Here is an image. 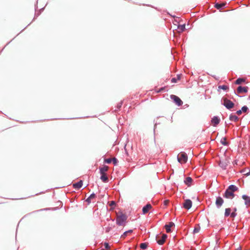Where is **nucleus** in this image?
<instances>
[{
	"instance_id": "1",
	"label": "nucleus",
	"mask_w": 250,
	"mask_h": 250,
	"mask_svg": "<svg viewBox=\"0 0 250 250\" xmlns=\"http://www.w3.org/2000/svg\"><path fill=\"white\" fill-rule=\"evenodd\" d=\"M238 190V188L234 185H230L226 190L224 197L228 199H232L234 196V192Z\"/></svg>"
},
{
	"instance_id": "2",
	"label": "nucleus",
	"mask_w": 250,
	"mask_h": 250,
	"mask_svg": "<svg viewBox=\"0 0 250 250\" xmlns=\"http://www.w3.org/2000/svg\"><path fill=\"white\" fill-rule=\"evenodd\" d=\"M109 167L105 165H103L99 167L100 173L101 174L100 179L104 183H106L108 181V178L106 174V172L108 171Z\"/></svg>"
},
{
	"instance_id": "3",
	"label": "nucleus",
	"mask_w": 250,
	"mask_h": 250,
	"mask_svg": "<svg viewBox=\"0 0 250 250\" xmlns=\"http://www.w3.org/2000/svg\"><path fill=\"white\" fill-rule=\"evenodd\" d=\"M127 220V216L126 215L121 213L117 215L116 223L119 226H125Z\"/></svg>"
},
{
	"instance_id": "4",
	"label": "nucleus",
	"mask_w": 250,
	"mask_h": 250,
	"mask_svg": "<svg viewBox=\"0 0 250 250\" xmlns=\"http://www.w3.org/2000/svg\"><path fill=\"white\" fill-rule=\"evenodd\" d=\"M229 163V160L228 157H222L220 160L219 165L223 169H226L228 164Z\"/></svg>"
},
{
	"instance_id": "5",
	"label": "nucleus",
	"mask_w": 250,
	"mask_h": 250,
	"mask_svg": "<svg viewBox=\"0 0 250 250\" xmlns=\"http://www.w3.org/2000/svg\"><path fill=\"white\" fill-rule=\"evenodd\" d=\"M222 104L228 109H230L233 107L234 105L233 103L226 98L223 99Z\"/></svg>"
},
{
	"instance_id": "6",
	"label": "nucleus",
	"mask_w": 250,
	"mask_h": 250,
	"mask_svg": "<svg viewBox=\"0 0 250 250\" xmlns=\"http://www.w3.org/2000/svg\"><path fill=\"white\" fill-rule=\"evenodd\" d=\"M171 99H172L174 103L178 106L181 105L183 104L182 100L177 96L171 95L170 96Z\"/></svg>"
},
{
	"instance_id": "7",
	"label": "nucleus",
	"mask_w": 250,
	"mask_h": 250,
	"mask_svg": "<svg viewBox=\"0 0 250 250\" xmlns=\"http://www.w3.org/2000/svg\"><path fill=\"white\" fill-rule=\"evenodd\" d=\"M167 237V235L165 234H163L160 238H159V236H157V242L158 243V244L162 245L165 243Z\"/></svg>"
},
{
	"instance_id": "8",
	"label": "nucleus",
	"mask_w": 250,
	"mask_h": 250,
	"mask_svg": "<svg viewBox=\"0 0 250 250\" xmlns=\"http://www.w3.org/2000/svg\"><path fill=\"white\" fill-rule=\"evenodd\" d=\"M224 200L221 197L218 196L216 197L215 201V205L218 208H220L222 206Z\"/></svg>"
},
{
	"instance_id": "9",
	"label": "nucleus",
	"mask_w": 250,
	"mask_h": 250,
	"mask_svg": "<svg viewBox=\"0 0 250 250\" xmlns=\"http://www.w3.org/2000/svg\"><path fill=\"white\" fill-rule=\"evenodd\" d=\"M192 206V202L189 199H187L183 204V207L187 209H189Z\"/></svg>"
},
{
	"instance_id": "10",
	"label": "nucleus",
	"mask_w": 250,
	"mask_h": 250,
	"mask_svg": "<svg viewBox=\"0 0 250 250\" xmlns=\"http://www.w3.org/2000/svg\"><path fill=\"white\" fill-rule=\"evenodd\" d=\"M248 87H242L241 86H239L237 89V92L238 94L245 93L248 92Z\"/></svg>"
},
{
	"instance_id": "11",
	"label": "nucleus",
	"mask_w": 250,
	"mask_h": 250,
	"mask_svg": "<svg viewBox=\"0 0 250 250\" xmlns=\"http://www.w3.org/2000/svg\"><path fill=\"white\" fill-rule=\"evenodd\" d=\"M152 207L150 204H147L143 208V213L145 214L148 212V211L152 208Z\"/></svg>"
},
{
	"instance_id": "12",
	"label": "nucleus",
	"mask_w": 250,
	"mask_h": 250,
	"mask_svg": "<svg viewBox=\"0 0 250 250\" xmlns=\"http://www.w3.org/2000/svg\"><path fill=\"white\" fill-rule=\"evenodd\" d=\"M220 119L217 116H214L211 119V123L214 126H216L219 124Z\"/></svg>"
},
{
	"instance_id": "13",
	"label": "nucleus",
	"mask_w": 250,
	"mask_h": 250,
	"mask_svg": "<svg viewBox=\"0 0 250 250\" xmlns=\"http://www.w3.org/2000/svg\"><path fill=\"white\" fill-rule=\"evenodd\" d=\"M83 186V181L82 180L77 183H74L73 185V187L76 189H79Z\"/></svg>"
},
{
	"instance_id": "14",
	"label": "nucleus",
	"mask_w": 250,
	"mask_h": 250,
	"mask_svg": "<svg viewBox=\"0 0 250 250\" xmlns=\"http://www.w3.org/2000/svg\"><path fill=\"white\" fill-rule=\"evenodd\" d=\"M242 198L244 200L245 204L246 206H250V197L246 195H243L242 196Z\"/></svg>"
},
{
	"instance_id": "15",
	"label": "nucleus",
	"mask_w": 250,
	"mask_h": 250,
	"mask_svg": "<svg viewBox=\"0 0 250 250\" xmlns=\"http://www.w3.org/2000/svg\"><path fill=\"white\" fill-rule=\"evenodd\" d=\"M174 226V223L169 222L168 224H166L165 226L166 231L167 233H169L171 231V228Z\"/></svg>"
},
{
	"instance_id": "16",
	"label": "nucleus",
	"mask_w": 250,
	"mask_h": 250,
	"mask_svg": "<svg viewBox=\"0 0 250 250\" xmlns=\"http://www.w3.org/2000/svg\"><path fill=\"white\" fill-rule=\"evenodd\" d=\"M177 160L181 164H185L188 161V157H177Z\"/></svg>"
},
{
	"instance_id": "17",
	"label": "nucleus",
	"mask_w": 250,
	"mask_h": 250,
	"mask_svg": "<svg viewBox=\"0 0 250 250\" xmlns=\"http://www.w3.org/2000/svg\"><path fill=\"white\" fill-rule=\"evenodd\" d=\"M192 179L191 177H187L184 182H185V183L188 185V186H190L192 183Z\"/></svg>"
},
{
	"instance_id": "18",
	"label": "nucleus",
	"mask_w": 250,
	"mask_h": 250,
	"mask_svg": "<svg viewBox=\"0 0 250 250\" xmlns=\"http://www.w3.org/2000/svg\"><path fill=\"white\" fill-rule=\"evenodd\" d=\"M229 119L231 121L236 122L238 120V118L235 115L231 114L229 116Z\"/></svg>"
},
{
	"instance_id": "19",
	"label": "nucleus",
	"mask_w": 250,
	"mask_h": 250,
	"mask_svg": "<svg viewBox=\"0 0 250 250\" xmlns=\"http://www.w3.org/2000/svg\"><path fill=\"white\" fill-rule=\"evenodd\" d=\"M231 214V209L230 208H227L225 209V216L228 217Z\"/></svg>"
},
{
	"instance_id": "20",
	"label": "nucleus",
	"mask_w": 250,
	"mask_h": 250,
	"mask_svg": "<svg viewBox=\"0 0 250 250\" xmlns=\"http://www.w3.org/2000/svg\"><path fill=\"white\" fill-rule=\"evenodd\" d=\"M225 3H217L215 4V7L217 8V9H220L223 7L225 6Z\"/></svg>"
},
{
	"instance_id": "21",
	"label": "nucleus",
	"mask_w": 250,
	"mask_h": 250,
	"mask_svg": "<svg viewBox=\"0 0 250 250\" xmlns=\"http://www.w3.org/2000/svg\"><path fill=\"white\" fill-rule=\"evenodd\" d=\"M178 29L179 30V32H182L185 29V24L179 25L178 26Z\"/></svg>"
},
{
	"instance_id": "22",
	"label": "nucleus",
	"mask_w": 250,
	"mask_h": 250,
	"mask_svg": "<svg viewBox=\"0 0 250 250\" xmlns=\"http://www.w3.org/2000/svg\"><path fill=\"white\" fill-rule=\"evenodd\" d=\"M96 197V195L95 194H92L90 195V196L86 199V201L88 202V204H89L91 201V200L95 198Z\"/></svg>"
},
{
	"instance_id": "23",
	"label": "nucleus",
	"mask_w": 250,
	"mask_h": 250,
	"mask_svg": "<svg viewBox=\"0 0 250 250\" xmlns=\"http://www.w3.org/2000/svg\"><path fill=\"white\" fill-rule=\"evenodd\" d=\"M200 229V227L198 225H197L194 227V230H193V233H197L199 232Z\"/></svg>"
},
{
	"instance_id": "24",
	"label": "nucleus",
	"mask_w": 250,
	"mask_h": 250,
	"mask_svg": "<svg viewBox=\"0 0 250 250\" xmlns=\"http://www.w3.org/2000/svg\"><path fill=\"white\" fill-rule=\"evenodd\" d=\"M221 143L224 146H228V142L226 138H222L220 141Z\"/></svg>"
},
{
	"instance_id": "25",
	"label": "nucleus",
	"mask_w": 250,
	"mask_h": 250,
	"mask_svg": "<svg viewBox=\"0 0 250 250\" xmlns=\"http://www.w3.org/2000/svg\"><path fill=\"white\" fill-rule=\"evenodd\" d=\"M244 82V80L242 78H238V79H237L235 81V83L236 84H241L243 82Z\"/></svg>"
},
{
	"instance_id": "26",
	"label": "nucleus",
	"mask_w": 250,
	"mask_h": 250,
	"mask_svg": "<svg viewBox=\"0 0 250 250\" xmlns=\"http://www.w3.org/2000/svg\"><path fill=\"white\" fill-rule=\"evenodd\" d=\"M218 88L219 89H223L224 90H227L228 89H229V87L227 85H219L218 86Z\"/></svg>"
},
{
	"instance_id": "27",
	"label": "nucleus",
	"mask_w": 250,
	"mask_h": 250,
	"mask_svg": "<svg viewBox=\"0 0 250 250\" xmlns=\"http://www.w3.org/2000/svg\"><path fill=\"white\" fill-rule=\"evenodd\" d=\"M104 246L105 247V250H111L110 246L109 245L108 243H104Z\"/></svg>"
},
{
	"instance_id": "28",
	"label": "nucleus",
	"mask_w": 250,
	"mask_h": 250,
	"mask_svg": "<svg viewBox=\"0 0 250 250\" xmlns=\"http://www.w3.org/2000/svg\"><path fill=\"white\" fill-rule=\"evenodd\" d=\"M233 211L231 213L230 216L232 218H234L236 216V213L235 212L236 211V208H234Z\"/></svg>"
},
{
	"instance_id": "29",
	"label": "nucleus",
	"mask_w": 250,
	"mask_h": 250,
	"mask_svg": "<svg viewBox=\"0 0 250 250\" xmlns=\"http://www.w3.org/2000/svg\"><path fill=\"white\" fill-rule=\"evenodd\" d=\"M111 162H112V159H111V158L105 159L104 160V162L107 163V164H109Z\"/></svg>"
},
{
	"instance_id": "30",
	"label": "nucleus",
	"mask_w": 250,
	"mask_h": 250,
	"mask_svg": "<svg viewBox=\"0 0 250 250\" xmlns=\"http://www.w3.org/2000/svg\"><path fill=\"white\" fill-rule=\"evenodd\" d=\"M147 247V245L146 243H141L140 248L142 249H146Z\"/></svg>"
},
{
	"instance_id": "31",
	"label": "nucleus",
	"mask_w": 250,
	"mask_h": 250,
	"mask_svg": "<svg viewBox=\"0 0 250 250\" xmlns=\"http://www.w3.org/2000/svg\"><path fill=\"white\" fill-rule=\"evenodd\" d=\"M248 110V108L247 106H244L241 108V110L243 112H246Z\"/></svg>"
},
{
	"instance_id": "32",
	"label": "nucleus",
	"mask_w": 250,
	"mask_h": 250,
	"mask_svg": "<svg viewBox=\"0 0 250 250\" xmlns=\"http://www.w3.org/2000/svg\"><path fill=\"white\" fill-rule=\"evenodd\" d=\"M177 156H187V154L185 152H181L177 155Z\"/></svg>"
},
{
	"instance_id": "33",
	"label": "nucleus",
	"mask_w": 250,
	"mask_h": 250,
	"mask_svg": "<svg viewBox=\"0 0 250 250\" xmlns=\"http://www.w3.org/2000/svg\"><path fill=\"white\" fill-rule=\"evenodd\" d=\"M243 163H244V162L238 163V160H237L234 161V162H233V165H238V166H241V165H243Z\"/></svg>"
},
{
	"instance_id": "34",
	"label": "nucleus",
	"mask_w": 250,
	"mask_h": 250,
	"mask_svg": "<svg viewBox=\"0 0 250 250\" xmlns=\"http://www.w3.org/2000/svg\"><path fill=\"white\" fill-rule=\"evenodd\" d=\"M112 162H113L114 165H116L118 163V160H117V159H116V157H113Z\"/></svg>"
},
{
	"instance_id": "35",
	"label": "nucleus",
	"mask_w": 250,
	"mask_h": 250,
	"mask_svg": "<svg viewBox=\"0 0 250 250\" xmlns=\"http://www.w3.org/2000/svg\"><path fill=\"white\" fill-rule=\"evenodd\" d=\"M127 234H127V232L125 231V232L123 233V234H122V235H121V238H122V239H125V237L127 236Z\"/></svg>"
},
{
	"instance_id": "36",
	"label": "nucleus",
	"mask_w": 250,
	"mask_h": 250,
	"mask_svg": "<svg viewBox=\"0 0 250 250\" xmlns=\"http://www.w3.org/2000/svg\"><path fill=\"white\" fill-rule=\"evenodd\" d=\"M172 83H176L177 82V79L175 78H173L171 80Z\"/></svg>"
},
{
	"instance_id": "37",
	"label": "nucleus",
	"mask_w": 250,
	"mask_h": 250,
	"mask_svg": "<svg viewBox=\"0 0 250 250\" xmlns=\"http://www.w3.org/2000/svg\"><path fill=\"white\" fill-rule=\"evenodd\" d=\"M115 205V202L113 201H111L109 204L110 206H114Z\"/></svg>"
},
{
	"instance_id": "38",
	"label": "nucleus",
	"mask_w": 250,
	"mask_h": 250,
	"mask_svg": "<svg viewBox=\"0 0 250 250\" xmlns=\"http://www.w3.org/2000/svg\"><path fill=\"white\" fill-rule=\"evenodd\" d=\"M242 112V110H239L237 111L236 113H237L238 115H239L241 114Z\"/></svg>"
},
{
	"instance_id": "39",
	"label": "nucleus",
	"mask_w": 250,
	"mask_h": 250,
	"mask_svg": "<svg viewBox=\"0 0 250 250\" xmlns=\"http://www.w3.org/2000/svg\"><path fill=\"white\" fill-rule=\"evenodd\" d=\"M122 102L118 104V108L121 107V106H122Z\"/></svg>"
},
{
	"instance_id": "40",
	"label": "nucleus",
	"mask_w": 250,
	"mask_h": 250,
	"mask_svg": "<svg viewBox=\"0 0 250 250\" xmlns=\"http://www.w3.org/2000/svg\"><path fill=\"white\" fill-rule=\"evenodd\" d=\"M126 232H127V234L131 233L132 232V230H129L126 231Z\"/></svg>"
},
{
	"instance_id": "41",
	"label": "nucleus",
	"mask_w": 250,
	"mask_h": 250,
	"mask_svg": "<svg viewBox=\"0 0 250 250\" xmlns=\"http://www.w3.org/2000/svg\"><path fill=\"white\" fill-rule=\"evenodd\" d=\"M167 203H168V201H165V205H167Z\"/></svg>"
},
{
	"instance_id": "42",
	"label": "nucleus",
	"mask_w": 250,
	"mask_h": 250,
	"mask_svg": "<svg viewBox=\"0 0 250 250\" xmlns=\"http://www.w3.org/2000/svg\"><path fill=\"white\" fill-rule=\"evenodd\" d=\"M236 250H241V248L237 249Z\"/></svg>"
},
{
	"instance_id": "43",
	"label": "nucleus",
	"mask_w": 250,
	"mask_h": 250,
	"mask_svg": "<svg viewBox=\"0 0 250 250\" xmlns=\"http://www.w3.org/2000/svg\"><path fill=\"white\" fill-rule=\"evenodd\" d=\"M101 250H104V249H102Z\"/></svg>"
}]
</instances>
